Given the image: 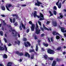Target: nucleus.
Instances as JSON below:
<instances>
[{"label": "nucleus", "mask_w": 66, "mask_h": 66, "mask_svg": "<svg viewBox=\"0 0 66 66\" xmlns=\"http://www.w3.org/2000/svg\"><path fill=\"white\" fill-rule=\"evenodd\" d=\"M46 30H47V31H50V30L51 31V28H50V29H49L47 28V29H46Z\"/></svg>", "instance_id": "ea45409f"}, {"label": "nucleus", "mask_w": 66, "mask_h": 66, "mask_svg": "<svg viewBox=\"0 0 66 66\" xmlns=\"http://www.w3.org/2000/svg\"><path fill=\"white\" fill-rule=\"evenodd\" d=\"M1 16H2V17H5V15H4L1 14Z\"/></svg>", "instance_id": "69168bd1"}, {"label": "nucleus", "mask_w": 66, "mask_h": 66, "mask_svg": "<svg viewBox=\"0 0 66 66\" xmlns=\"http://www.w3.org/2000/svg\"><path fill=\"white\" fill-rule=\"evenodd\" d=\"M41 50L42 51H45V50L43 48H42Z\"/></svg>", "instance_id": "13d9d810"}, {"label": "nucleus", "mask_w": 66, "mask_h": 66, "mask_svg": "<svg viewBox=\"0 0 66 66\" xmlns=\"http://www.w3.org/2000/svg\"><path fill=\"white\" fill-rule=\"evenodd\" d=\"M13 23H15V21H16V20L15 19V18L13 19Z\"/></svg>", "instance_id": "72a5a7b5"}, {"label": "nucleus", "mask_w": 66, "mask_h": 66, "mask_svg": "<svg viewBox=\"0 0 66 66\" xmlns=\"http://www.w3.org/2000/svg\"><path fill=\"white\" fill-rule=\"evenodd\" d=\"M14 25L15 26H18V23H17V22H16L14 24Z\"/></svg>", "instance_id": "f704fd0d"}, {"label": "nucleus", "mask_w": 66, "mask_h": 66, "mask_svg": "<svg viewBox=\"0 0 66 66\" xmlns=\"http://www.w3.org/2000/svg\"><path fill=\"white\" fill-rule=\"evenodd\" d=\"M61 46L57 48V50H58V51L60 50L61 49Z\"/></svg>", "instance_id": "393cba45"}, {"label": "nucleus", "mask_w": 66, "mask_h": 66, "mask_svg": "<svg viewBox=\"0 0 66 66\" xmlns=\"http://www.w3.org/2000/svg\"><path fill=\"white\" fill-rule=\"evenodd\" d=\"M40 16H39L38 17H44V15L42 13H40Z\"/></svg>", "instance_id": "5701e85b"}, {"label": "nucleus", "mask_w": 66, "mask_h": 66, "mask_svg": "<svg viewBox=\"0 0 66 66\" xmlns=\"http://www.w3.org/2000/svg\"><path fill=\"white\" fill-rule=\"evenodd\" d=\"M45 19H44V18H40L39 19L40 20H44Z\"/></svg>", "instance_id": "3c124183"}, {"label": "nucleus", "mask_w": 66, "mask_h": 66, "mask_svg": "<svg viewBox=\"0 0 66 66\" xmlns=\"http://www.w3.org/2000/svg\"><path fill=\"white\" fill-rule=\"evenodd\" d=\"M57 62L56 61L54 60L53 61L52 63V66H55V65L56 64Z\"/></svg>", "instance_id": "6e6552de"}, {"label": "nucleus", "mask_w": 66, "mask_h": 66, "mask_svg": "<svg viewBox=\"0 0 66 66\" xmlns=\"http://www.w3.org/2000/svg\"><path fill=\"white\" fill-rule=\"evenodd\" d=\"M25 55L26 57L28 56V58H30V55L29 54V53L27 52L25 53Z\"/></svg>", "instance_id": "423d86ee"}, {"label": "nucleus", "mask_w": 66, "mask_h": 66, "mask_svg": "<svg viewBox=\"0 0 66 66\" xmlns=\"http://www.w3.org/2000/svg\"><path fill=\"white\" fill-rule=\"evenodd\" d=\"M4 40H5V43H7V40H6V39L5 38H4Z\"/></svg>", "instance_id": "864d4df0"}, {"label": "nucleus", "mask_w": 66, "mask_h": 66, "mask_svg": "<svg viewBox=\"0 0 66 66\" xmlns=\"http://www.w3.org/2000/svg\"><path fill=\"white\" fill-rule=\"evenodd\" d=\"M12 63L11 62H9L7 64V66H12Z\"/></svg>", "instance_id": "4468645a"}, {"label": "nucleus", "mask_w": 66, "mask_h": 66, "mask_svg": "<svg viewBox=\"0 0 66 66\" xmlns=\"http://www.w3.org/2000/svg\"><path fill=\"white\" fill-rule=\"evenodd\" d=\"M61 5L62 4H61V3H59V4L58 6V8L59 9H61Z\"/></svg>", "instance_id": "a211bd4d"}, {"label": "nucleus", "mask_w": 66, "mask_h": 66, "mask_svg": "<svg viewBox=\"0 0 66 66\" xmlns=\"http://www.w3.org/2000/svg\"><path fill=\"white\" fill-rule=\"evenodd\" d=\"M20 41H18V44L19 45L20 44Z\"/></svg>", "instance_id": "338daca9"}, {"label": "nucleus", "mask_w": 66, "mask_h": 66, "mask_svg": "<svg viewBox=\"0 0 66 66\" xmlns=\"http://www.w3.org/2000/svg\"><path fill=\"white\" fill-rule=\"evenodd\" d=\"M21 24L22 26V27L24 29H26V27H25V26H24V25H23V23H21Z\"/></svg>", "instance_id": "2eb2a0df"}, {"label": "nucleus", "mask_w": 66, "mask_h": 66, "mask_svg": "<svg viewBox=\"0 0 66 66\" xmlns=\"http://www.w3.org/2000/svg\"><path fill=\"white\" fill-rule=\"evenodd\" d=\"M16 53L18 55H19V56H22L23 55V53L21 52H19V51H16Z\"/></svg>", "instance_id": "39448f33"}, {"label": "nucleus", "mask_w": 66, "mask_h": 66, "mask_svg": "<svg viewBox=\"0 0 66 66\" xmlns=\"http://www.w3.org/2000/svg\"><path fill=\"white\" fill-rule=\"evenodd\" d=\"M10 21L11 23L13 22V20H12V19H10Z\"/></svg>", "instance_id": "bf43d9fd"}, {"label": "nucleus", "mask_w": 66, "mask_h": 66, "mask_svg": "<svg viewBox=\"0 0 66 66\" xmlns=\"http://www.w3.org/2000/svg\"><path fill=\"white\" fill-rule=\"evenodd\" d=\"M50 16H53V14L52 13H50Z\"/></svg>", "instance_id": "680f3d73"}, {"label": "nucleus", "mask_w": 66, "mask_h": 66, "mask_svg": "<svg viewBox=\"0 0 66 66\" xmlns=\"http://www.w3.org/2000/svg\"><path fill=\"white\" fill-rule=\"evenodd\" d=\"M45 36V34H44L43 33L41 34V36L42 37H44Z\"/></svg>", "instance_id": "09e8293b"}, {"label": "nucleus", "mask_w": 66, "mask_h": 66, "mask_svg": "<svg viewBox=\"0 0 66 66\" xmlns=\"http://www.w3.org/2000/svg\"><path fill=\"white\" fill-rule=\"evenodd\" d=\"M53 35H56V32L55 31H54V32H53Z\"/></svg>", "instance_id": "a18cd8bd"}, {"label": "nucleus", "mask_w": 66, "mask_h": 66, "mask_svg": "<svg viewBox=\"0 0 66 66\" xmlns=\"http://www.w3.org/2000/svg\"><path fill=\"white\" fill-rule=\"evenodd\" d=\"M6 7L7 9V10H8V11H11L9 9V8H8V7H7V6H6Z\"/></svg>", "instance_id": "4c0bfd02"}, {"label": "nucleus", "mask_w": 66, "mask_h": 66, "mask_svg": "<svg viewBox=\"0 0 66 66\" xmlns=\"http://www.w3.org/2000/svg\"><path fill=\"white\" fill-rule=\"evenodd\" d=\"M59 2H60V0H58V1L56 3V4L57 6H58L59 5Z\"/></svg>", "instance_id": "7c9ffc66"}, {"label": "nucleus", "mask_w": 66, "mask_h": 66, "mask_svg": "<svg viewBox=\"0 0 66 66\" xmlns=\"http://www.w3.org/2000/svg\"><path fill=\"white\" fill-rule=\"evenodd\" d=\"M37 3H35V6H40V4H42V3L40 2H39L38 0H37Z\"/></svg>", "instance_id": "20e7f679"}, {"label": "nucleus", "mask_w": 66, "mask_h": 66, "mask_svg": "<svg viewBox=\"0 0 66 66\" xmlns=\"http://www.w3.org/2000/svg\"><path fill=\"white\" fill-rule=\"evenodd\" d=\"M29 32V29H28L27 30V33H28Z\"/></svg>", "instance_id": "e2e57ef3"}, {"label": "nucleus", "mask_w": 66, "mask_h": 66, "mask_svg": "<svg viewBox=\"0 0 66 66\" xmlns=\"http://www.w3.org/2000/svg\"><path fill=\"white\" fill-rule=\"evenodd\" d=\"M19 6H20V4H18V6L17 7H19L20 8L19 9V10H20L21 9V7H19Z\"/></svg>", "instance_id": "cd10ccee"}, {"label": "nucleus", "mask_w": 66, "mask_h": 66, "mask_svg": "<svg viewBox=\"0 0 66 66\" xmlns=\"http://www.w3.org/2000/svg\"><path fill=\"white\" fill-rule=\"evenodd\" d=\"M50 23V22L49 21H47V22H46V24L47 25H48V24H49Z\"/></svg>", "instance_id": "a19ab883"}, {"label": "nucleus", "mask_w": 66, "mask_h": 66, "mask_svg": "<svg viewBox=\"0 0 66 66\" xmlns=\"http://www.w3.org/2000/svg\"><path fill=\"white\" fill-rule=\"evenodd\" d=\"M59 15H60V17H63L62 14L61 13H59Z\"/></svg>", "instance_id": "37998d69"}, {"label": "nucleus", "mask_w": 66, "mask_h": 66, "mask_svg": "<svg viewBox=\"0 0 66 66\" xmlns=\"http://www.w3.org/2000/svg\"><path fill=\"white\" fill-rule=\"evenodd\" d=\"M3 58L4 59H7V56L5 54H4V55L3 56Z\"/></svg>", "instance_id": "f8f14e48"}, {"label": "nucleus", "mask_w": 66, "mask_h": 66, "mask_svg": "<svg viewBox=\"0 0 66 66\" xmlns=\"http://www.w3.org/2000/svg\"><path fill=\"white\" fill-rule=\"evenodd\" d=\"M29 23L31 25V31H34L35 30V24L32 23V22L31 21H30L29 22Z\"/></svg>", "instance_id": "f03ea898"}, {"label": "nucleus", "mask_w": 66, "mask_h": 66, "mask_svg": "<svg viewBox=\"0 0 66 66\" xmlns=\"http://www.w3.org/2000/svg\"><path fill=\"white\" fill-rule=\"evenodd\" d=\"M41 30H42L43 31H44V29L42 27L41 28Z\"/></svg>", "instance_id": "052dcab7"}, {"label": "nucleus", "mask_w": 66, "mask_h": 66, "mask_svg": "<svg viewBox=\"0 0 66 66\" xmlns=\"http://www.w3.org/2000/svg\"><path fill=\"white\" fill-rule=\"evenodd\" d=\"M38 46H37V44H36V51H38Z\"/></svg>", "instance_id": "412c9836"}, {"label": "nucleus", "mask_w": 66, "mask_h": 66, "mask_svg": "<svg viewBox=\"0 0 66 66\" xmlns=\"http://www.w3.org/2000/svg\"><path fill=\"white\" fill-rule=\"evenodd\" d=\"M9 28H10V29L11 30V31L13 30V28H12V27H11V25H10L9 26Z\"/></svg>", "instance_id": "8fccbe9b"}, {"label": "nucleus", "mask_w": 66, "mask_h": 66, "mask_svg": "<svg viewBox=\"0 0 66 66\" xmlns=\"http://www.w3.org/2000/svg\"><path fill=\"white\" fill-rule=\"evenodd\" d=\"M27 43L28 45L29 46H31V44H30V42H27Z\"/></svg>", "instance_id": "c756f323"}, {"label": "nucleus", "mask_w": 66, "mask_h": 66, "mask_svg": "<svg viewBox=\"0 0 66 66\" xmlns=\"http://www.w3.org/2000/svg\"><path fill=\"white\" fill-rule=\"evenodd\" d=\"M5 49L3 47L0 46V51H3Z\"/></svg>", "instance_id": "9b49d317"}, {"label": "nucleus", "mask_w": 66, "mask_h": 66, "mask_svg": "<svg viewBox=\"0 0 66 66\" xmlns=\"http://www.w3.org/2000/svg\"><path fill=\"white\" fill-rule=\"evenodd\" d=\"M43 28L44 29H45V30H46L47 28L45 26V25H43Z\"/></svg>", "instance_id": "79ce46f5"}, {"label": "nucleus", "mask_w": 66, "mask_h": 66, "mask_svg": "<svg viewBox=\"0 0 66 66\" xmlns=\"http://www.w3.org/2000/svg\"><path fill=\"white\" fill-rule=\"evenodd\" d=\"M51 40L52 42H53V37H52L51 38Z\"/></svg>", "instance_id": "e433bc0d"}, {"label": "nucleus", "mask_w": 66, "mask_h": 66, "mask_svg": "<svg viewBox=\"0 0 66 66\" xmlns=\"http://www.w3.org/2000/svg\"><path fill=\"white\" fill-rule=\"evenodd\" d=\"M37 42H38V43H39L41 42V40H38Z\"/></svg>", "instance_id": "0e129e2a"}, {"label": "nucleus", "mask_w": 66, "mask_h": 66, "mask_svg": "<svg viewBox=\"0 0 66 66\" xmlns=\"http://www.w3.org/2000/svg\"><path fill=\"white\" fill-rule=\"evenodd\" d=\"M53 9L54 10H57V8L56 6H54L53 7Z\"/></svg>", "instance_id": "2f4dec72"}, {"label": "nucleus", "mask_w": 66, "mask_h": 66, "mask_svg": "<svg viewBox=\"0 0 66 66\" xmlns=\"http://www.w3.org/2000/svg\"><path fill=\"white\" fill-rule=\"evenodd\" d=\"M26 6V4L22 5H21V6H22H22Z\"/></svg>", "instance_id": "5fc2aeb1"}, {"label": "nucleus", "mask_w": 66, "mask_h": 66, "mask_svg": "<svg viewBox=\"0 0 66 66\" xmlns=\"http://www.w3.org/2000/svg\"><path fill=\"white\" fill-rule=\"evenodd\" d=\"M47 53L51 54H53L55 53V52L54 50L49 49L47 50Z\"/></svg>", "instance_id": "7ed1b4c3"}, {"label": "nucleus", "mask_w": 66, "mask_h": 66, "mask_svg": "<svg viewBox=\"0 0 66 66\" xmlns=\"http://www.w3.org/2000/svg\"><path fill=\"white\" fill-rule=\"evenodd\" d=\"M5 51H7V47H6V46H5Z\"/></svg>", "instance_id": "58836bf2"}, {"label": "nucleus", "mask_w": 66, "mask_h": 66, "mask_svg": "<svg viewBox=\"0 0 66 66\" xmlns=\"http://www.w3.org/2000/svg\"><path fill=\"white\" fill-rule=\"evenodd\" d=\"M35 33L36 34H38L40 32V30L39 29L38 25L37 24V23H36V27L35 28Z\"/></svg>", "instance_id": "f257e3e1"}, {"label": "nucleus", "mask_w": 66, "mask_h": 66, "mask_svg": "<svg viewBox=\"0 0 66 66\" xmlns=\"http://www.w3.org/2000/svg\"><path fill=\"white\" fill-rule=\"evenodd\" d=\"M56 38L57 39H59L60 38V37L59 36L57 35L56 36Z\"/></svg>", "instance_id": "b1692460"}, {"label": "nucleus", "mask_w": 66, "mask_h": 66, "mask_svg": "<svg viewBox=\"0 0 66 66\" xmlns=\"http://www.w3.org/2000/svg\"><path fill=\"white\" fill-rule=\"evenodd\" d=\"M48 56L47 55L45 54L44 55V58L45 60H47L48 59Z\"/></svg>", "instance_id": "1a4fd4ad"}, {"label": "nucleus", "mask_w": 66, "mask_h": 66, "mask_svg": "<svg viewBox=\"0 0 66 66\" xmlns=\"http://www.w3.org/2000/svg\"><path fill=\"white\" fill-rule=\"evenodd\" d=\"M20 30H22V27H21V25L20 26Z\"/></svg>", "instance_id": "6e6d98bb"}, {"label": "nucleus", "mask_w": 66, "mask_h": 66, "mask_svg": "<svg viewBox=\"0 0 66 66\" xmlns=\"http://www.w3.org/2000/svg\"><path fill=\"white\" fill-rule=\"evenodd\" d=\"M33 16L34 17H39V16L37 15V12L36 11H34Z\"/></svg>", "instance_id": "0eeeda50"}, {"label": "nucleus", "mask_w": 66, "mask_h": 66, "mask_svg": "<svg viewBox=\"0 0 66 66\" xmlns=\"http://www.w3.org/2000/svg\"><path fill=\"white\" fill-rule=\"evenodd\" d=\"M27 40V38H24L23 39V41H26V40Z\"/></svg>", "instance_id": "603ef678"}, {"label": "nucleus", "mask_w": 66, "mask_h": 66, "mask_svg": "<svg viewBox=\"0 0 66 66\" xmlns=\"http://www.w3.org/2000/svg\"><path fill=\"white\" fill-rule=\"evenodd\" d=\"M2 10H3L4 11H5V7H4V6H2Z\"/></svg>", "instance_id": "a878e982"}, {"label": "nucleus", "mask_w": 66, "mask_h": 66, "mask_svg": "<svg viewBox=\"0 0 66 66\" xmlns=\"http://www.w3.org/2000/svg\"><path fill=\"white\" fill-rule=\"evenodd\" d=\"M0 66H4V65H3L2 64L0 63Z\"/></svg>", "instance_id": "774afa93"}, {"label": "nucleus", "mask_w": 66, "mask_h": 66, "mask_svg": "<svg viewBox=\"0 0 66 66\" xmlns=\"http://www.w3.org/2000/svg\"><path fill=\"white\" fill-rule=\"evenodd\" d=\"M38 22L40 26H42V23H41V22H40L39 21H38Z\"/></svg>", "instance_id": "473e14b6"}, {"label": "nucleus", "mask_w": 66, "mask_h": 66, "mask_svg": "<svg viewBox=\"0 0 66 66\" xmlns=\"http://www.w3.org/2000/svg\"><path fill=\"white\" fill-rule=\"evenodd\" d=\"M3 32L2 31H0V34L1 36H3Z\"/></svg>", "instance_id": "aec40b11"}, {"label": "nucleus", "mask_w": 66, "mask_h": 66, "mask_svg": "<svg viewBox=\"0 0 66 66\" xmlns=\"http://www.w3.org/2000/svg\"><path fill=\"white\" fill-rule=\"evenodd\" d=\"M48 59L50 61H53V58L52 57H48Z\"/></svg>", "instance_id": "6ab92c4d"}, {"label": "nucleus", "mask_w": 66, "mask_h": 66, "mask_svg": "<svg viewBox=\"0 0 66 66\" xmlns=\"http://www.w3.org/2000/svg\"><path fill=\"white\" fill-rule=\"evenodd\" d=\"M24 45H25V46L26 47H28V45L27 44V43H24Z\"/></svg>", "instance_id": "c85d7f7f"}, {"label": "nucleus", "mask_w": 66, "mask_h": 66, "mask_svg": "<svg viewBox=\"0 0 66 66\" xmlns=\"http://www.w3.org/2000/svg\"><path fill=\"white\" fill-rule=\"evenodd\" d=\"M43 45L45 47H48V44H45V43H43Z\"/></svg>", "instance_id": "dca6fc26"}, {"label": "nucleus", "mask_w": 66, "mask_h": 66, "mask_svg": "<svg viewBox=\"0 0 66 66\" xmlns=\"http://www.w3.org/2000/svg\"><path fill=\"white\" fill-rule=\"evenodd\" d=\"M56 35H59V36H60V34L58 32H56Z\"/></svg>", "instance_id": "4d7b16f0"}, {"label": "nucleus", "mask_w": 66, "mask_h": 66, "mask_svg": "<svg viewBox=\"0 0 66 66\" xmlns=\"http://www.w3.org/2000/svg\"><path fill=\"white\" fill-rule=\"evenodd\" d=\"M53 13L55 15H56V12L55 10H53Z\"/></svg>", "instance_id": "bb28decb"}, {"label": "nucleus", "mask_w": 66, "mask_h": 66, "mask_svg": "<svg viewBox=\"0 0 66 66\" xmlns=\"http://www.w3.org/2000/svg\"><path fill=\"white\" fill-rule=\"evenodd\" d=\"M12 6V5L11 4H9V5H8V7H11Z\"/></svg>", "instance_id": "de8ad7c7"}, {"label": "nucleus", "mask_w": 66, "mask_h": 66, "mask_svg": "<svg viewBox=\"0 0 66 66\" xmlns=\"http://www.w3.org/2000/svg\"><path fill=\"white\" fill-rule=\"evenodd\" d=\"M34 38L35 39H38L37 37V36H36V35L35 36Z\"/></svg>", "instance_id": "c03bdc74"}, {"label": "nucleus", "mask_w": 66, "mask_h": 66, "mask_svg": "<svg viewBox=\"0 0 66 66\" xmlns=\"http://www.w3.org/2000/svg\"><path fill=\"white\" fill-rule=\"evenodd\" d=\"M65 29L64 27H62L61 28V31H62V32H63V33H64V30H65Z\"/></svg>", "instance_id": "ddd939ff"}, {"label": "nucleus", "mask_w": 66, "mask_h": 66, "mask_svg": "<svg viewBox=\"0 0 66 66\" xmlns=\"http://www.w3.org/2000/svg\"><path fill=\"white\" fill-rule=\"evenodd\" d=\"M12 15L13 17H18V14H12Z\"/></svg>", "instance_id": "f3484780"}, {"label": "nucleus", "mask_w": 66, "mask_h": 66, "mask_svg": "<svg viewBox=\"0 0 66 66\" xmlns=\"http://www.w3.org/2000/svg\"><path fill=\"white\" fill-rule=\"evenodd\" d=\"M34 57V55H32L31 57V59H33Z\"/></svg>", "instance_id": "c9c22d12"}, {"label": "nucleus", "mask_w": 66, "mask_h": 66, "mask_svg": "<svg viewBox=\"0 0 66 66\" xmlns=\"http://www.w3.org/2000/svg\"><path fill=\"white\" fill-rule=\"evenodd\" d=\"M53 25L54 27H56L57 26V23L56 22H53Z\"/></svg>", "instance_id": "9d476101"}, {"label": "nucleus", "mask_w": 66, "mask_h": 66, "mask_svg": "<svg viewBox=\"0 0 66 66\" xmlns=\"http://www.w3.org/2000/svg\"><path fill=\"white\" fill-rule=\"evenodd\" d=\"M61 61V59H58L57 58L56 59V62H60V61Z\"/></svg>", "instance_id": "4be33fe9"}, {"label": "nucleus", "mask_w": 66, "mask_h": 66, "mask_svg": "<svg viewBox=\"0 0 66 66\" xmlns=\"http://www.w3.org/2000/svg\"><path fill=\"white\" fill-rule=\"evenodd\" d=\"M30 52H34V50H30Z\"/></svg>", "instance_id": "49530a36"}]
</instances>
